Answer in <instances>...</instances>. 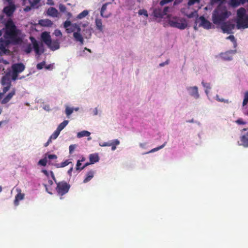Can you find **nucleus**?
Listing matches in <instances>:
<instances>
[{"label": "nucleus", "instance_id": "obj_11", "mask_svg": "<svg viewBox=\"0 0 248 248\" xmlns=\"http://www.w3.org/2000/svg\"><path fill=\"white\" fill-rule=\"evenodd\" d=\"M237 27L238 29H246L248 28V16L241 19H237Z\"/></svg>", "mask_w": 248, "mask_h": 248}, {"label": "nucleus", "instance_id": "obj_20", "mask_svg": "<svg viewBox=\"0 0 248 248\" xmlns=\"http://www.w3.org/2000/svg\"><path fill=\"white\" fill-rule=\"evenodd\" d=\"M189 91L190 94L193 96L195 98L197 99L199 97L198 87L197 86L190 87L187 88Z\"/></svg>", "mask_w": 248, "mask_h": 248}, {"label": "nucleus", "instance_id": "obj_28", "mask_svg": "<svg viewBox=\"0 0 248 248\" xmlns=\"http://www.w3.org/2000/svg\"><path fill=\"white\" fill-rule=\"evenodd\" d=\"M246 1V0H231V5L233 7H236L245 3Z\"/></svg>", "mask_w": 248, "mask_h": 248}, {"label": "nucleus", "instance_id": "obj_64", "mask_svg": "<svg viewBox=\"0 0 248 248\" xmlns=\"http://www.w3.org/2000/svg\"><path fill=\"white\" fill-rule=\"evenodd\" d=\"M146 146V143H140V146L142 148H145Z\"/></svg>", "mask_w": 248, "mask_h": 248}, {"label": "nucleus", "instance_id": "obj_14", "mask_svg": "<svg viewBox=\"0 0 248 248\" xmlns=\"http://www.w3.org/2000/svg\"><path fill=\"white\" fill-rule=\"evenodd\" d=\"M24 4H30V6H27L24 10L26 12L31 10V8H34L36 6L38 3L40 2L41 0H23Z\"/></svg>", "mask_w": 248, "mask_h": 248}, {"label": "nucleus", "instance_id": "obj_7", "mask_svg": "<svg viewBox=\"0 0 248 248\" xmlns=\"http://www.w3.org/2000/svg\"><path fill=\"white\" fill-rule=\"evenodd\" d=\"M1 84L3 86L2 91L6 93L11 86V81L10 78V73H7L1 78Z\"/></svg>", "mask_w": 248, "mask_h": 248}, {"label": "nucleus", "instance_id": "obj_2", "mask_svg": "<svg viewBox=\"0 0 248 248\" xmlns=\"http://www.w3.org/2000/svg\"><path fill=\"white\" fill-rule=\"evenodd\" d=\"M231 15L228 11L226 6L219 4L214 10L212 14L213 22L216 25L220 24L224 22Z\"/></svg>", "mask_w": 248, "mask_h": 248}, {"label": "nucleus", "instance_id": "obj_38", "mask_svg": "<svg viewBox=\"0 0 248 248\" xmlns=\"http://www.w3.org/2000/svg\"><path fill=\"white\" fill-rule=\"evenodd\" d=\"M138 14L140 16L144 15L145 16L147 17L148 16V14L147 11L145 9H140L138 11Z\"/></svg>", "mask_w": 248, "mask_h": 248}, {"label": "nucleus", "instance_id": "obj_32", "mask_svg": "<svg viewBox=\"0 0 248 248\" xmlns=\"http://www.w3.org/2000/svg\"><path fill=\"white\" fill-rule=\"evenodd\" d=\"M97 29L100 31H103V26L102 20L100 19L96 18L95 21Z\"/></svg>", "mask_w": 248, "mask_h": 248}, {"label": "nucleus", "instance_id": "obj_18", "mask_svg": "<svg viewBox=\"0 0 248 248\" xmlns=\"http://www.w3.org/2000/svg\"><path fill=\"white\" fill-rule=\"evenodd\" d=\"M41 38L46 46L51 43V36L48 32L46 31L43 32L41 34Z\"/></svg>", "mask_w": 248, "mask_h": 248}, {"label": "nucleus", "instance_id": "obj_37", "mask_svg": "<svg viewBox=\"0 0 248 248\" xmlns=\"http://www.w3.org/2000/svg\"><path fill=\"white\" fill-rule=\"evenodd\" d=\"M202 85L203 86L206 88L205 89V93L207 94L208 93V90H209L211 89L210 84L209 83H205L203 81L202 82Z\"/></svg>", "mask_w": 248, "mask_h": 248}, {"label": "nucleus", "instance_id": "obj_53", "mask_svg": "<svg viewBox=\"0 0 248 248\" xmlns=\"http://www.w3.org/2000/svg\"><path fill=\"white\" fill-rule=\"evenodd\" d=\"M81 165V161L80 160H78L76 165V170H82L81 169L80 166Z\"/></svg>", "mask_w": 248, "mask_h": 248}, {"label": "nucleus", "instance_id": "obj_54", "mask_svg": "<svg viewBox=\"0 0 248 248\" xmlns=\"http://www.w3.org/2000/svg\"><path fill=\"white\" fill-rule=\"evenodd\" d=\"M243 112L245 115L248 116V106H244L243 108Z\"/></svg>", "mask_w": 248, "mask_h": 248}, {"label": "nucleus", "instance_id": "obj_17", "mask_svg": "<svg viewBox=\"0 0 248 248\" xmlns=\"http://www.w3.org/2000/svg\"><path fill=\"white\" fill-rule=\"evenodd\" d=\"M18 193L16 195L15 199L14 202L15 206H18L19 204V201L22 200L24 198L25 195L21 193L20 189H17Z\"/></svg>", "mask_w": 248, "mask_h": 248}, {"label": "nucleus", "instance_id": "obj_5", "mask_svg": "<svg viewBox=\"0 0 248 248\" xmlns=\"http://www.w3.org/2000/svg\"><path fill=\"white\" fill-rule=\"evenodd\" d=\"M11 79L15 81L18 78L19 74L22 73L25 69V65L21 62L14 63L11 66Z\"/></svg>", "mask_w": 248, "mask_h": 248}, {"label": "nucleus", "instance_id": "obj_51", "mask_svg": "<svg viewBox=\"0 0 248 248\" xmlns=\"http://www.w3.org/2000/svg\"><path fill=\"white\" fill-rule=\"evenodd\" d=\"M225 0H211V3L214 4L215 3H220L219 4H221Z\"/></svg>", "mask_w": 248, "mask_h": 248}, {"label": "nucleus", "instance_id": "obj_15", "mask_svg": "<svg viewBox=\"0 0 248 248\" xmlns=\"http://www.w3.org/2000/svg\"><path fill=\"white\" fill-rule=\"evenodd\" d=\"M81 30V28H78V31L74 32L73 37L76 42H79L81 45H83L84 43V39L80 33Z\"/></svg>", "mask_w": 248, "mask_h": 248}, {"label": "nucleus", "instance_id": "obj_30", "mask_svg": "<svg viewBox=\"0 0 248 248\" xmlns=\"http://www.w3.org/2000/svg\"><path fill=\"white\" fill-rule=\"evenodd\" d=\"M91 135L90 132L88 131L83 130L81 132H79L77 134V137L78 138H81L83 137H89Z\"/></svg>", "mask_w": 248, "mask_h": 248}, {"label": "nucleus", "instance_id": "obj_59", "mask_svg": "<svg viewBox=\"0 0 248 248\" xmlns=\"http://www.w3.org/2000/svg\"><path fill=\"white\" fill-rule=\"evenodd\" d=\"M52 141V139H51L50 138L47 141L45 144L44 146L45 147H47Z\"/></svg>", "mask_w": 248, "mask_h": 248}, {"label": "nucleus", "instance_id": "obj_23", "mask_svg": "<svg viewBox=\"0 0 248 248\" xmlns=\"http://www.w3.org/2000/svg\"><path fill=\"white\" fill-rule=\"evenodd\" d=\"M94 171L93 170L89 171L86 174V177L83 180L84 183L89 182L94 176Z\"/></svg>", "mask_w": 248, "mask_h": 248}, {"label": "nucleus", "instance_id": "obj_16", "mask_svg": "<svg viewBox=\"0 0 248 248\" xmlns=\"http://www.w3.org/2000/svg\"><path fill=\"white\" fill-rule=\"evenodd\" d=\"M200 19L201 20V25L206 29H209L211 28L212 24L211 23L207 20L203 16H201L200 17Z\"/></svg>", "mask_w": 248, "mask_h": 248}, {"label": "nucleus", "instance_id": "obj_50", "mask_svg": "<svg viewBox=\"0 0 248 248\" xmlns=\"http://www.w3.org/2000/svg\"><path fill=\"white\" fill-rule=\"evenodd\" d=\"M76 147V145L75 144H72L69 146V153L70 154H72V153L75 150V148Z\"/></svg>", "mask_w": 248, "mask_h": 248}, {"label": "nucleus", "instance_id": "obj_24", "mask_svg": "<svg viewBox=\"0 0 248 248\" xmlns=\"http://www.w3.org/2000/svg\"><path fill=\"white\" fill-rule=\"evenodd\" d=\"M246 11L244 8L241 7L239 8L237 11V19H241L244 17L248 15L246 14Z\"/></svg>", "mask_w": 248, "mask_h": 248}, {"label": "nucleus", "instance_id": "obj_60", "mask_svg": "<svg viewBox=\"0 0 248 248\" xmlns=\"http://www.w3.org/2000/svg\"><path fill=\"white\" fill-rule=\"evenodd\" d=\"M93 163H91V162L90 161V162H87L86 163H85L84 164V165H83L81 168V169H82L83 170L85 168H86L87 166H88V165H90V164H92Z\"/></svg>", "mask_w": 248, "mask_h": 248}, {"label": "nucleus", "instance_id": "obj_42", "mask_svg": "<svg viewBox=\"0 0 248 248\" xmlns=\"http://www.w3.org/2000/svg\"><path fill=\"white\" fill-rule=\"evenodd\" d=\"M73 112V109L69 107H66L65 109V113L67 116L70 115Z\"/></svg>", "mask_w": 248, "mask_h": 248}, {"label": "nucleus", "instance_id": "obj_44", "mask_svg": "<svg viewBox=\"0 0 248 248\" xmlns=\"http://www.w3.org/2000/svg\"><path fill=\"white\" fill-rule=\"evenodd\" d=\"M200 0H189L187 2V5L188 6H192L196 3H199Z\"/></svg>", "mask_w": 248, "mask_h": 248}, {"label": "nucleus", "instance_id": "obj_63", "mask_svg": "<svg viewBox=\"0 0 248 248\" xmlns=\"http://www.w3.org/2000/svg\"><path fill=\"white\" fill-rule=\"evenodd\" d=\"M47 4L50 5H53L54 4L53 0H47Z\"/></svg>", "mask_w": 248, "mask_h": 248}, {"label": "nucleus", "instance_id": "obj_21", "mask_svg": "<svg viewBox=\"0 0 248 248\" xmlns=\"http://www.w3.org/2000/svg\"><path fill=\"white\" fill-rule=\"evenodd\" d=\"M47 46L52 50L54 51L60 48V44L58 40L51 41V43Z\"/></svg>", "mask_w": 248, "mask_h": 248}, {"label": "nucleus", "instance_id": "obj_8", "mask_svg": "<svg viewBox=\"0 0 248 248\" xmlns=\"http://www.w3.org/2000/svg\"><path fill=\"white\" fill-rule=\"evenodd\" d=\"M63 27L66 29L67 33H74L78 31V28H80L76 23L72 24L70 20H66L64 22Z\"/></svg>", "mask_w": 248, "mask_h": 248}, {"label": "nucleus", "instance_id": "obj_12", "mask_svg": "<svg viewBox=\"0 0 248 248\" xmlns=\"http://www.w3.org/2000/svg\"><path fill=\"white\" fill-rule=\"evenodd\" d=\"M7 40H4L2 38L0 39V50L4 53H6L8 50L6 48L11 42L9 39H6Z\"/></svg>", "mask_w": 248, "mask_h": 248}, {"label": "nucleus", "instance_id": "obj_3", "mask_svg": "<svg viewBox=\"0 0 248 248\" xmlns=\"http://www.w3.org/2000/svg\"><path fill=\"white\" fill-rule=\"evenodd\" d=\"M51 176L57 184L56 191L58 195L60 197V199H63V196L67 193L70 188V185L64 181L57 182L55 180L54 174L52 171L50 172Z\"/></svg>", "mask_w": 248, "mask_h": 248}, {"label": "nucleus", "instance_id": "obj_61", "mask_svg": "<svg viewBox=\"0 0 248 248\" xmlns=\"http://www.w3.org/2000/svg\"><path fill=\"white\" fill-rule=\"evenodd\" d=\"M182 1V0H175L174 2V5H176L180 3Z\"/></svg>", "mask_w": 248, "mask_h": 248}, {"label": "nucleus", "instance_id": "obj_49", "mask_svg": "<svg viewBox=\"0 0 248 248\" xmlns=\"http://www.w3.org/2000/svg\"><path fill=\"white\" fill-rule=\"evenodd\" d=\"M235 123L238 124H245L247 123L246 122L244 121L242 118H239L237 119L235 121Z\"/></svg>", "mask_w": 248, "mask_h": 248}, {"label": "nucleus", "instance_id": "obj_36", "mask_svg": "<svg viewBox=\"0 0 248 248\" xmlns=\"http://www.w3.org/2000/svg\"><path fill=\"white\" fill-rule=\"evenodd\" d=\"M60 133V132L58 129H56L49 138L52 140H55L58 137Z\"/></svg>", "mask_w": 248, "mask_h": 248}, {"label": "nucleus", "instance_id": "obj_35", "mask_svg": "<svg viewBox=\"0 0 248 248\" xmlns=\"http://www.w3.org/2000/svg\"><path fill=\"white\" fill-rule=\"evenodd\" d=\"M166 142H165L163 144H162V145L159 146V147H157L156 148H155L153 149H152L151 150H150V151L148 152L147 153H146V154H148V153H153V152H156V151H158L159 150L163 148L165 145H166Z\"/></svg>", "mask_w": 248, "mask_h": 248}, {"label": "nucleus", "instance_id": "obj_6", "mask_svg": "<svg viewBox=\"0 0 248 248\" xmlns=\"http://www.w3.org/2000/svg\"><path fill=\"white\" fill-rule=\"evenodd\" d=\"M169 23L171 27L180 30H184L187 26V22L184 18H173L169 20Z\"/></svg>", "mask_w": 248, "mask_h": 248}, {"label": "nucleus", "instance_id": "obj_26", "mask_svg": "<svg viewBox=\"0 0 248 248\" xmlns=\"http://www.w3.org/2000/svg\"><path fill=\"white\" fill-rule=\"evenodd\" d=\"M241 141L244 147H248V132L241 137Z\"/></svg>", "mask_w": 248, "mask_h": 248}, {"label": "nucleus", "instance_id": "obj_39", "mask_svg": "<svg viewBox=\"0 0 248 248\" xmlns=\"http://www.w3.org/2000/svg\"><path fill=\"white\" fill-rule=\"evenodd\" d=\"M248 103V91L245 93L244 99L243 101V106H245Z\"/></svg>", "mask_w": 248, "mask_h": 248}, {"label": "nucleus", "instance_id": "obj_13", "mask_svg": "<svg viewBox=\"0 0 248 248\" xmlns=\"http://www.w3.org/2000/svg\"><path fill=\"white\" fill-rule=\"evenodd\" d=\"M221 28L224 33H230L234 28V25L229 22H225L222 24Z\"/></svg>", "mask_w": 248, "mask_h": 248}, {"label": "nucleus", "instance_id": "obj_56", "mask_svg": "<svg viewBox=\"0 0 248 248\" xmlns=\"http://www.w3.org/2000/svg\"><path fill=\"white\" fill-rule=\"evenodd\" d=\"M47 157L49 159H55L57 158V156L55 155H48Z\"/></svg>", "mask_w": 248, "mask_h": 248}, {"label": "nucleus", "instance_id": "obj_19", "mask_svg": "<svg viewBox=\"0 0 248 248\" xmlns=\"http://www.w3.org/2000/svg\"><path fill=\"white\" fill-rule=\"evenodd\" d=\"M16 94V89L13 88L11 91L1 100L2 104L7 103Z\"/></svg>", "mask_w": 248, "mask_h": 248}, {"label": "nucleus", "instance_id": "obj_45", "mask_svg": "<svg viewBox=\"0 0 248 248\" xmlns=\"http://www.w3.org/2000/svg\"><path fill=\"white\" fill-rule=\"evenodd\" d=\"M45 64L46 62L45 61H43L42 62L38 63L36 65L37 69L38 70L42 69L45 66Z\"/></svg>", "mask_w": 248, "mask_h": 248}, {"label": "nucleus", "instance_id": "obj_25", "mask_svg": "<svg viewBox=\"0 0 248 248\" xmlns=\"http://www.w3.org/2000/svg\"><path fill=\"white\" fill-rule=\"evenodd\" d=\"M58 12L57 10L54 7H50L47 11V14L52 17H57L58 16Z\"/></svg>", "mask_w": 248, "mask_h": 248}, {"label": "nucleus", "instance_id": "obj_9", "mask_svg": "<svg viewBox=\"0 0 248 248\" xmlns=\"http://www.w3.org/2000/svg\"><path fill=\"white\" fill-rule=\"evenodd\" d=\"M8 5L5 6L3 9V12L7 16H11L16 9L15 4L13 1L8 2Z\"/></svg>", "mask_w": 248, "mask_h": 248}, {"label": "nucleus", "instance_id": "obj_52", "mask_svg": "<svg viewBox=\"0 0 248 248\" xmlns=\"http://www.w3.org/2000/svg\"><path fill=\"white\" fill-rule=\"evenodd\" d=\"M120 144V141L116 139L114 140L112 142H110V146H117Z\"/></svg>", "mask_w": 248, "mask_h": 248}, {"label": "nucleus", "instance_id": "obj_58", "mask_svg": "<svg viewBox=\"0 0 248 248\" xmlns=\"http://www.w3.org/2000/svg\"><path fill=\"white\" fill-rule=\"evenodd\" d=\"M169 60H167L165 62H162L161 63L159 64V66L160 67H162V66H164L166 64H169Z\"/></svg>", "mask_w": 248, "mask_h": 248}, {"label": "nucleus", "instance_id": "obj_4", "mask_svg": "<svg viewBox=\"0 0 248 248\" xmlns=\"http://www.w3.org/2000/svg\"><path fill=\"white\" fill-rule=\"evenodd\" d=\"M30 39L32 42L33 46L31 44H28L27 45L23 46V50L27 54L30 53L33 48L35 53L37 55H41L44 52V50L40 51L39 45L37 41L33 37H30Z\"/></svg>", "mask_w": 248, "mask_h": 248}, {"label": "nucleus", "instance_id": "obj_29", "mask_svg": "<svg viewBox=\"0 0 248 248\" xmlns=\"http://www.w3.org/2000/svg\"><path fill=\"white\" fill-rule=\"evenodd\" d=\"M161 9L155 8L154 10V16L157 18H162L163 16Z\"/></svg>", "mask_w": 248, "mask_h": 248}, {"label": "nucleus", "instance_id": "obj_41", "mask_svg": "<svg viewBox=\"0 0 248 248\" xmlns=\"http://www.w3.org/2000/svg\"><path fill=\"white\" fill-rule=\"evenodd\" d=\"M226 39L231 40L233 43L234 46H236V41L233 35H231L227 37Z\"/></svg>", "mask_w": 248, "mask_h": 248}, {"label": "nucleus", "instance_id": "obj_47", "mask_svg": "<svg viewBox=\"0 0 248 248\" xmlns=\"http://www.w3.org/2000/svg\"><path fill=\"white\" fill-rule=\"evenodd\" d=\"M59 10L62 12H65L66 10V7L62 4H60L59 6Z\"/></svg>", "mask_w": 248, "mask_h": 248}, {"label": "nucleus", "instance_id": "obj_27", "mask_svg": "<svg viewBox=\"0 0 248 248\" xmlns=\"http://www.w3.org/2000/svg\"><path fill=\"white\" fill-rule=\"evenodd\" d=\"M90 161L91 163L94 164L99 161V156L98 154H92L89 155Z\"/></svg>", "mask_w": 248, "mask_h": 248}, {"label": "nucleus", "instance_id": "obj_10", "mask_svg": "<svg viewBox=\"0 0 248 248\" xmlns=\"http://www.w3.org/2000/svg\"><path fill=\"white\" fill-rule=\"evenodd\" d=\"M236 52V51L235 50H230L224 53H221L219 55L224 61H231L232 59L233 55Z\"/></svg>", "mask_w": 248, "mask_h": 248}, {"label": "nucleus", "instance_id": "obj_48", "mask_svg": "<svg viewBox=\"0 0 248 248\" xmlns=\"http://www.w3.org/2000/svg\"><path fill=\"white\" fill-rule=\"evenodd\" d=\"M173 0H161L160 1L159 4L161 6H163V5L166 4H167V3H169L170 2H172Z\"/></svg>", "mask_w": 248, "mask_h": 248}, {"label": "nucleus", "instance_id": "obj_40", "mask_svg": "<svg viewBox=\"0 0 248 248\" xmlns=\"http://www.w3.org/2000/svg\"><path fill=\"white\" fill-rule=\"evenodd\" d=\"M47 160L46 157H45L43 159H40L38 162V164L42 166H46L47 163Z\"/></svg>", "mask_w": 248, "mask_h": 248}, {"label": "nucleus", "instance_id": "obj_57", "mask_svg": "<svg viewBox=\"0 0 248 248\" xmlns=\"http://www.w3.org/2000/svg\"><path fill=\"white\" fill-rule=\"evenodd\" d=\"M54 33L56 36H61L62 35L61 31L58 30H56Z\"/></svg>", "mask_w": 248, "mask_h": 248}, {"label": "nucleus", "instance_id": "obj_43", "mask_svg": "<svg viewBox=\"0 0 248 248\" xmlns=\"http://www.w3.org/2000/svg\"><path fill=\"white\" fill-rule=\"evenodd\" d=\"M216 97V100L219 102H224V103H229V101L228 100L224 99L223 98H219V96L218 95H217Z\"/></svg>", "mask_w": 248, "mask_h": 248}, {"label": "nucleus", "instance_id": "obj_22", "mask_svg": "<svg viewBox=\"0 0 248 248\" xmlns=\"http://www.w3.org/2000/svg\"><path fill=\"white\" fill-rule=\"evenodd\" d=\"M39 23L43 27H50L53 25V22L48 19H41L39 20Z\"/></svg>", "mask_w": 248, "mask_h": 248}, {"label": "nucleus", "instance_id": "obj_33", "mask_svg": "<svg viewBox=\"0 0 248 248\" xmlns=\"http://www.w3.org/2000/svg\"><path fill=\"white\" fill-rule=\"evenodd\" d=\"M68 123V121L64 120L58 125L57 129L61 132L67 125Z\"/></svg>", "mask_w": 248, "mask_h": 248}, {"label": "nucleus", "instance_id": "obj_46", "mask_svg": "<svg viewBox=\"0 0 248 248\" xmlns=\"http://www.w3.org/2000/svg\"><path fill=\"white\" fill-rule=\"evenodd\" d=\"M71 162L69 161L68 160H66L62 162L60 165V167H64L67 165H68Z\"/></svg>", "mask_w": 248, "mask_h": 248}, {"label": "nucleus", "instance_id": "obj_1", "mask_svg": "<svg viewBox=\"0 0 248 248\" xmlns=\"http://www.w3.org/2000/svg\"><path fill=\"white\" fill-rule=\"evenodd\" d=\"M5 31L3 35L5 39H9L13 44H17L21 42V39L18 37L20 31L18 30L11 19H8L5 24Z\"/></svg>", "mask_w": 248, "mask_h": 248}, {"label": "nucleus", "instance_id": "obj_62", "mask_svg": "<svg viewBox=\"0 0 248 248\" xmlns=\"http://www.w3.org/2000/svg\"><path fill=\"white\" fill-rule=\"evenodd\" d=\"M110 142H104L102 145L101 146H110Z\"/></svg>", "mask_w": 248, "mask_h": 248}, {"label": "nucleus", "instance_id": "obj_31", "mask_svg": "<svg viewBox=\"0 0 248 248\" xmlns=\"http://www.w3.org/2000/svg\"><path fill=\"white\" fill-rule=\"evenodd\" d=\"M109 3H109V2L106 3L104 4L102 6L101 11H100V14H101V16L103 17L107 18V17H108V16L105 15L104 12L107 9V5Z\"/></svg>", "mask_w": 248, "mask_h": 248}, {"label": "nucleus", "instance_id": "obj_55", "mask_svg": "<svg viewBox=\"0 0 248 248\" xmlns=\"http://www.w3.org/2000/svg\"><path fill=\"white\" fill-rule=\"evenodd\" d=\"M169 7H165L164 8L163 10H162V12H163V16L165 15H166L167 13L169 11Z\"/></svg>", "mask_w": 248, "mask_h": 248}, {"label": "nucleus", "instance_id": "obj_34", "mask_svg": "<svg viewBox=\"0 0 248 248\" xmlns=\"http://www.w3.org/2000/svg\"><path fill=\"white\" fill-rule=\"evenodd\" d=\"M89 14V12L87 10H84L83 11H82L81 13H80V14H79L77 18L78 19H82L84 17H85V16H86Z\"/></svg>", "mask_w": 248, "mask_h": 248}]
</instances>
